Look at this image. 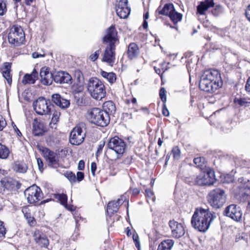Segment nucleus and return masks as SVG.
<instances>
[{
    "label": "nucleus",
    "instance_id": "1",
    "mask_svg": "<svg viewBox=\"0 0 250 250\" xmlns=\"http://www.w3.org/2000/svg\"><path fill=\"white\" fill-rule=\"evenodd\" d=\"M216 217L215 213L208 208L200 207L196 208L191 223L192 227L199 231L206 232Z\"/></svg>",
    "mask_w": 250,
    "mask_h": 250
},
{
    "label": "nucleus",
    "instance_id": "2",
    "mask_svg": "<svg viewBox=\"0 0 250 250\" xmlns=\"http://www.w3.org/2000/svg\"><path fill=\"white\" fill-rule=\"evenodd\" d=\"M223 82L219 72L209 69L204 72L200 78L199 86L201 90L213 93L221 87Z\"/></svg>",
    "mask_w": 250,
    "mask_h": 250
},
{
    "label": "nucleus",
    "instance_id": "3",
    "mask_svg": "<svg viewBox=\"0 0 250 250\" xmlns=\"http://www.w3.org/2000/svg\"><path fill=\"white\" fill-rule=\"evenodd\" d=\"M87 89L90 96L94 99L101 100L106 95L104 85L96 78H91L87 83Z\"/></svg>",
    "mask_w": 250,
    "mask_h": 250
},
{
    "label": "nucleus",
    "instance_id": "4",
    "mask_svg": "<svg viewBox=\"0 0 250 250\" xmlns=\"http://www.w3.org/2000/svg\"><path fill=\"white\" fill-rule=\"evenodd\" d=\"M88 118L91 123L100 126H106L110 122L109 115L98 108H94L88 112Z\"/></svg>",
    "mask_w": 250,
    "mask_h": 250
},
{
    "label": "nucleus",
    "instance_id": "5",
    "mask_svg": "<svg viewBox=\"0 0 250 250\" xmlns=\"http://www.w3.org/2000/svg\"><path fill=\"white\" fill-rule=\"evenodd\" d=\"M227 195L224 190L216 188L211 190L207 196L210 205L214 208H222L226 203Z\"/></svg>",
    "mask_w": 250,
    "mask_h": 250
},
{
    "label": "nucleus",
    "instance_id": "6",
    "mask_svg": "<svg viewBox=\"0 0 250 250\" xmlns=\"http://www.w3.org/2000/svg\"><path fill=\"white\" fill-rule=\"evenodd\" d=\"M8 42L14 46H19L25 41L24 33L21 26L14 25L10 29L8 36Z\"/></svg>",
    "mask_w": 250,
    "mask_h": 250
},
{
    "label": "nucleus",
    "instance_id": "7",
    "mask_svg": "<svg viewBox=\"0 0 250 250\" xmlns=\"http://www.w3.org/2000/svg\"><path fill=\"white\" fill-rule=\"evenodd\" d=\"M85 125L83 123L77 125L71 131L69 137L70 143L73 145H79L85 137Z\"/></svg>",
    "mask_w": 250,
    "mask_h": 250
},
{
    "label": "nucleus",
    "instance_id": "8",
    "mask_svg": "<svg viewBox=\"0 0 250 250\" xmlns=\"http://www.w3.org/2000/svg\"><path fill=\"white\" fill-rule=\"evenodd\" d=\"M53 106L50 100L43 97L39 98L33 103L34 109L39 115H48Z\"/></svg>",
    "mask_w": 250,
    "mask_h": 250
},
{
    "label": "nucleus",
    "instance_id": "9",
    "mask_svg": "<svg viewBox=\"0 0 250 250\" xmlns=\"http://www.w3.org/2000/svg\"><path fill=\"white\" fill-rule=\"evenodd\" d=\"M24 194L29 204L35 203L41 200L43 197L41 189L36 185H33L26 189Z\"/></svg>",
    "mask_w": 250,
    "mask_h": 250
},
{
    "label": "nucleus",
    "instance_id": "10",
    "mask_svg": "<svg viewBox=\"0 0 250 250\" xmlns=\"http://www.w3.org/2000/svg\"><path fill=\"white\" fill-rule=\"evenodd\" d=\"M42 154L49 166L56 167L59 165V154L47 147L40 148Z\"/></svg>",
    "mask_w": 250,
    "mask_h": 250
},
{
    "label": "nucleus",
    "instance_id": "11",
    "mask_svg": "<svg viewBox=\"0 0 250 250\" xmlns=\"http://www.w3.org/2000/svg\"><path fill=\"white\" fill-rule=\"evenodd\" d=\"M215 181L214 171L210 169H208L206 173H200L195 179L196 184L200 186L211 185Z\"/></svg>",
    "mask_w": 250,
    "mask_h": 250
},
{
    "label": "nucleus",
    "instance_id": "12",
    "mask_svg": "<svg viewBox=\"0 0 250 250\" xmlns=\"http://www.w3.org/2000/svg\"><path fill=\"white\" fill-rule=\"evenodd\" d=\"M224 214L236 222L242 220L243 212L241 208L236 205L231 204L228 206L224 210Z\"/></svg>",
    "mask_w": 250,
    "mask_h": 250
},
{
    "label": "nucleus",
    "instance_id": "13",
    "mask_svg": "<svg viewBox=\"0 0 250 250\" xmlns=\"http://www.w3.org/2000/svg\"><path fill=\"white\" fill-rule=\"evenodd\" d=\"M108 147L114 150L117 154L122 155L126 149L125 142L118 137H114L109 140L107 144Z\"/></svg>",
    "mask_w": 250,
    "mask_h": 250
},
{
    "label": "nucleus",
    "instance_id": "14",
    "mask_svg": "<svg viewBox=\"0 0 250 250\" xmlns=\"http://www.w3.org/2000/svg\"><path fill=\"white\" fill-rule=\"evenodd\" d=\"M116 45H107L103 53V62L113 65L115 60Z\"/></svg>",
    "mask_w": 250,
    "mask_h": 250
},
{
    "label": "nucleus",
    "instance_id": "15",
    "mask_svg": "<svg viewBox=\"0 0 250 250\" xmlns=\"http://www.w3.org/2000/svg\"><path fill=\"white\" fill-rule=\"evenodd\" d=\"M53 80L56 83L59 84H71L72 83V78L67 72L59 71L54 73Z\"/></svg>",
    "mask_w": 250,
    "mask_h": 250
},
{
    "label": "nucleus",
    "instance_id": "16",
    "mask_svg": "<svg viewBox=\"0 0 250 250\" xmlns=\"http://www.w3.org/2000/svg\"><path fill=\"white\" fill-rule=\"evenodd\" d=\"M118 42L117 32L115 27L112 25L107 29L106 34L103 38V42L107 45H115Z\"/></svg>",
    "mask_w": 250,
    "mask_h": 250
},
{
    "label": "nucleus",
    "instance_id": "17",
    "mask_svg": "<svg viewBox=\"0 0 250 250\" xmlns=\"http://www.w3.org/2000/svg\"><path fill=\"white\" fill-rule=\"evenodd\" d=\"M40 76L41 83L46 85H50L53 80L54 74L50 71V68L46 66L42 67L40 70Z\"/></svg>",
    "mask_w": 250,
    "mask_h": 250
},
{
    "label": "nucleus",
    "instance_id": "18",
    "mask_svg": "<svg viewBox=\"0 0 250 250\" xmlns=\"http://www.w3.org/2000/svg\"><path fill=\"white\" fill-rule=\"evenodd\" d=\"M33 237L36 243L40 247H47L49 241L46 236L39 230H36L33 233Z\"/></svg>",
    "mask_w": 250,
    "mask_h": 250
},
{
    "label": "nucleus",
    "instance_id": "19",
    "mask_svg": "<svg viewBox=\"0 0 250 250\" xmlns=\"http://www.w3.org/2000/svg\"><path fill=\"white\" fill-rule=\"evenodd\" d=\"M125 199V197L124 195H122L116 201L109 202L106 209L108 214L111 215L114 212H117L119 206L124 203Z\"/></svg>",
    "mask_w": 250,
    "mask_h": 250
},
{
    "label": "nucleus",
    "instance_id": "20",
    "mask_svg": "<svg viewBox=\"0 0 250 250\" xmlns=\"http://www.w3.org/2000/svg\"><path fill=\"white\" fill-rule=\"evenodd\" d=\"M214 5L213 0H205L200 2L197 7V13L200 15H205L206 12L210 8Z\"/></svg>",
    "mask_w": 250,
    "mask_h": 250
},
{
    "label": "nucleus",
    "instance_id": "21",
    "mask_svg": "<svg viewBox=\"0 0 250 250\" xmlns=\"http://www.w3.org/2000/svg\"><path fill=\"white\" fill-rule=\"evenodd\" d=\"M52 101L57 106L62 108H67L70 104L68 100L62 98L60 95L58 94H53L52 96Z\"/></svg>",
    "mask_w": 250,
    "mask_h": 250
},
{
    "label": "nucleus",
    "instance_id": "22",
    "mask_svg": "<svg viewBox=\"0 0 250 250\" xmlns=\"http://www.w3.org/2000/svg\"><path fill=\"white\" fill-rule=\"evenodd\" d=\"M38 79V73L34 69L31 74H26L22 80V83L24 84H34Z\"/></svg>",
    "mask_w": 250,
    "mask_h": 250
},
{
    "label": "nucleus",
    "instance_id": "23",
    "mask_svg": "<svg viewBox=\"0 0 250 250\" xmlns=\"http://www.w3.org/2000/svg\"><path fill=\"white\" fill-rule=\"evenodd\" d=\"M140 53L139 47L134 42L130 43L128 46L127 56L129 59L133 60L137 57Z\"/></svg>",
    "mask_w": 250,
    "mask_h": 250
},
{
    "label": "nucleus",
    "instance_id": "24",
    "mask_svg": "<svg viewBox=\"0 0 250 250\" xmlns=\"http://www.w3.org/2000/svg\"><path fill=\"white\" fill-rule=\"evenodd\" d=\"M185 234V230L182 224L177 222H173V237L176 238L182 237Z\"/></svg>",
    "mask_w": 250,
    "mask_h": 250
},
{
    "label": "nucleus",
    "instance_id": "25",
    "mask_svg": "<svg viewBox=\"0 0 250 250\" xmlns=\"http://www.w3.org/2000/svg\"><path fill=\"white\" fill-rule=\"evenodd\" d=\"M11 63L6 62L3 64L2 73L3 77L6 80L7 83L10 85L12 83V76L10 73Z\"/></svg>",
    "mask_w": 250,
    "mask_h": 250
},
{
    "label": "nucleus",
    "instance_id": "26",
    "mask_svg": "<svg viewBox=\"0 0 250 250\" xmlns=\"http://www.w3.org/2000/svg\"><path fill=\"white\" fill-rule=\"evenodd\" d=\"M13 169L17 172L25 173L27 171V166L23 162L17 161L14 162Z\"/></svg>",
    "mask_w": 250,
    "mask_h": 250
},
{
    "label": "nucleus",
    "instance_id": "27",
    "mask_svg": "<svg viewBox=\"0 0 250 250\" xmlns=\"http://www.w3.org/2000/svg\"><path fill=\"white\" fill-rule=\"evenodd\" d=\"M103 108L104 110H102L107 113L109 115V116L110 115L114 114L116 111L115 104L110 101L105 102L104 104Z\"/></svg>",
    "mask_w": 250,
    "mask_h": 250
},
{
    "label": "nucleus",
    "instance_id": "28",
    "mask_svg": "<svg viewBox=\"0 0 250 250\" xmlns=\"http://www.w3.org/2000/svg\"><path fill=\"white\" fill-rule=\"evenodd\" d=\"M116 13L119 17L122 19L128 17L130 13V8L128 7H116Z\"/></svg>",
    "mask_w": 250,
    "mask_h": 250
},
{
    "label": "nucleus",
    "instance_id": "29",
    "mask_svg": "<svg viewBox=\"0 0 250 250\" xmlns=\"http://www.w3.org/2000/svg\"><path fill=\"white\" fill-rule=\"evenodd\" d=\"M158 10L159 14L167 16L172 20V4H166L161 10L159 8Z\"/></svg>",
    "mask_w": 250,
    "mask_h": 250
},
{
    "label": "nucleus",
    "instance_id": "30",
    "mask_svg": "<svg viewBox=\"0 0 250 250\" xmlns=\"http://www.w3.org/2000/svg\"><path fill=\"white\" fill-rule=\"evenodd\" d=\"M33 132L35 136L42 135L43 132L42 124L35 121L33 125Z\"/></svg>",
    "mask_w": 250,
    "mask_h": 250
},
{
    "label": "nucleus",
    "instance_id": "31",
    "mask_svg": "<svg viewBox=\"0 0 250 250\" xmlns=\"http://www.w3.org/2000/svg\"><path fill=\"white\" fill-rule=\"evenodd\" d=\"M101 75L104 78L106 79L110 83H114L116 80V76L115 73L113 72H106L104 71H102Z\"/></svg>",
    "mask_w": 250,
    "mask_h": 250
},
{
    "label": "nucleus",
    "instance_id": "32",
    "mask_svg": "<svg viewBox=\"0 0 250 250\" xmlns=\"http://www.w3.org/2000/svg\"><path fill=\"white\" fill-rule=\"evenodd\" d=\"M182 17L183 15L176 12L173 6V24H174V26L173 25V28H175L176 30H178V27L176 24L178 22L181 21Z\"/></svg>",
    "mask_w": 250,
    "mask_h": 250
},
{
    "label": "nucleus",
    "instance_id": "33",
    "mask_svg": "<svg viewBox=\"0 0 250 250\" xmlns=\"http://www.w3.org/2000/svg\"><path fill=\"white\" fill-rule=\"evenodd\" d=\"M172 240H167L162 242L159 245L157 250H171Z\"/></svg>",
    "mask_w": 250,
    "mask_h": 250
},
{
    "label": "nucleus",
    "instance_id": "34",
    "mask_svg": "<svg viewBox=\"0 0 250 250\" xmlns=\"http://www.w3.org/2000/svg\"><path fill=\"white\" fill-rule=\"evenodd\" d=\"M24 214V217L26 218L28 224L31 226H33L36 224V220L32 216L30 213L28 212L27 208L23 209L22 210Z\"/></svg>",
    "mask_w": 250,
    "mask_h": 250
},
{
    "label": "nucleus",
    "instance_id": "35",
    "mask_svg": "<svg viewBox=\"0 0 250 250\" xmlns=\"http://www.w3.org/2000/svg\"><path fill=\"white\" fill-rule=\"evenodd\" d=\"M75 77L79 83L80 88H81L84 83V78L82 72L79 70L75 71Z\"/></svg>",
    "mask_w": 250,
    "mask_h": 250
},
{
    "label": "nucleus",
    "instance_id": "36",
    "mask_svg": "<svg viewBox=\"0 0 250 250\" xmlns=\"http://www.w3.org/2000/svg\"><path fill=\"white\" fill-rule=\"evenodd\" d=\"M234 103L241 106H247L250 104V102L245 98H237L234 99Z\"/></svg>",
    "mask_w": 250,
    "mask_h": 250
},
{
    "label": "nucleus",
    "instance_id": "37",
    "mask_svg": "<svg viewBox=\"0 0 250 250\" xmlns=\"http://www.w3.org/2000/svg\"><path fill=\"white\" fill-rule=\"evenodd\" d=\"M60 202L61 204L63 205L65 208H67V197L66 194H57L56 196Z\"/></svg>",
    "mask_w": 250,
    "mask_h": 250
},
{
    "label": "nucleus",
    "instance_id": "38",
    "mask_svg": "<svg viewBox=\"0 0 250 250\" xmlns=\"http://www.w3.org/2000/svg\"><path fill=\"white\" fill-rule=\"evenodd\" d=\"M193 162L197 167L202 168L205 165V159L203 157H197L194 159Z\"/></svg>",
    "mask_w": 250,
    "mask_h": 250
},
{
    "label": "nucleus",
    "instance_id": "39",
    "mask_svg": "<svg viewBox=\"0 0 250 250\" xmlns=\"http://www.w3.org/2000/svg\"><path fill=\"white\" fill-rule=\"evenodd\" d=\"M60 114V112L56 110L54 112L51 122L50 124V125H51L52 124L55 125L58 122Z\"/></svg>",
    "mask_w": 250,
    "mask_h": 250
},
{
    "label": "nucleus",
    "instance_id": "40",
    "mask_svg": "<svg viewBox=\"0 0 250 250\" xmlns=\"http://www.w3.org/2000/svg\"><path fill=\"white\" fill-rule=\"evenodd\" d=\"M7 11L5 3L3 0H0V15H3Z\"/></svg>",
    "mask_w": 250,
    "mask_h": 250
},
{
    "label": "nucleus",
    "instance_id": "41",
    "mask_svg": "<svg viewBox=\"0 0 250 250\" xmlns=\"http://www.w3.org/2000/svg\"><path fill=\"white\" fill-rule=\"evenodd\" d=\"M65 177L69 180V181L72 183L76 181V176L74 173L72 172H66L65 174Z\"/></svg>",
    "mask_w": 250,
    "mask_h": 250
},
{
    "label": "nucleus",
    "instance_id": "42",
    "mask_svg": "<svg viewBox=\"0 0 250 250\" xmlns=\"http://www.w3.org/2000/svg\"><path fill=\"white\" fill-rule=\"evenodd\" d=\"M166 90L164 87H162L160 89L159 92V96L164 103L166 102Z\"/></svg>",
    "mask_w": 250,
    "mask_h": 250
},
{
    "label": "nucleus",
    "instance_id": "43",
    "mask_svg": "<svg viewBox=\"0 0 250 250\" xmlns=\"http://www.w3.org/2000/svg\"><path fill=\"white\" fill-rule=\"evenodd\" d=\"M180 150L178 146L173 148V156L174 159L178 160L180 158Z\"/></svg>",
    "mask_w": 250,
    "mask_h": 250
},
{
    "label": "nucleus",
    "instance_id": "44",
    "mask_svg": "<svg viewBox=\"0 0 250 250\" xmlns=\"http://www.w3.org/2000/svg\"><path fill=\"white\" fill-rule=\"evenodd\" d=\"M222 12V8L220 5H216L215 8L212 10V13L214 16H218Z\"/></svg>",
    "mask_w": 250,
    "mask_h": 250
},
{
    "label": "nucleus",
    "instance_id": "45",
    "mask_svg": "<svg viewBox=\"0 0 250 250\" xmlns=\"http://www.w3.org/2000/svg\"><path fill=\"white\" fill-rule=\"evenodd\" d=\"M117 2L116 7H128L127 0H117Z\"/></svg>",
    "mask_w": 250,
    "mask_h": 250
},
{
    "label": "nucleus",
    "instance_id": "46",
    "mask_svg": "<svg viewBox=\"0 0 250 250\" xmlns=\"http://www.w3.org/2000/svg\"><path fill=\"white\" fill-rule=\"evenodd\" d=\"M146 197L149 199L150 200H152L153 202L155 201V197L154 196L153 192L151 191V190L149 189H146Z\"/></svg>",
    "mask_w": 250,
    "mask_h": 250
},
{
    "label": "nucleus",
    "instance_id": "47",
    "mask_svg": "<svg viewBox=\"0 0 250 250\" xmlns=\"http://www.w3.org/2000/svg\"><path fill=\"white\" fill-rule=\"evenodd\" d=\"M244 222L247 226H250V212L244 214Z\"/></svg>",
    "mask_w": 250,
    "mask_h": 250
},
{
    "label": "nucleus",
    "instance_id": "48",
    "mask_svg": "<svg viewBox=\"0 0 250 250\" xmlns=\"http://www.w3.org/2000/svg\"><path fill=\"white\" fill-rule=\"evenodd\" d=\"M6 233V229L3 226V223L0 221V237H4Z\"/></svg>",
    "mask_w": 250,
    "mask_h": 250
},
{
    "label": "nucleus",
    "instance_id": "49",
    "mask_svg": "<svg viewBox=\"0 0 250 250\" xmlns=\"http://www.w3.org/2000/svg\"><path fill=\"white\" fill-rule=\"evenodd\" d=\"M100 52H101V51L100 49L96 51L93 54H91L90 56V57H89L90 59L92 61H96L98 59Z\"/></svg>",
    "mask_w": 250,
    "mask_h": 250
},
{
    "label": "nucleus",
    "instance_id": "50",
    "mask_svg": "<svg viewBox=\"0 0 250 250\" xmlns=\"http://www.w3.org/2000/svg\"><path fill=\"white\" fill-rule=\"evenodd\" d=\"M6 122L2 116L0 115V131L2 130L6 126Z\"/></svg>",
    "mask_w": 250,
    "mask_h": 250
},
{
    "label": "nucleus",
    "instance_id": "51",
    "mask_svg": "<svg viewBox=\"0 0 250 250\" xmlns=\"http://www.w3.org/2000/svg\"><path fill=\"white\" fill-rule=\"evenodd\" d=\"M104 146V142L101 143L98 147V149L96 152V155L97 156H98L99 155H100L103 150V147Z\"/></svg>",
    "mask_w": 250,
    "mask_h": 250
},
{
    "label": "nucleus",
    "instance_id": "52",
    "mask_svg": "<svg viewBox=\"0 0 250 250\" xmlns=\"http://www.w3.org/2000/svg\"><path fill=\"white\" fill-rule=\"evenodd\" d=\"M37 162L39 170L42 172L43 170V163L42 159L39 158L37 159Z\"/></svg>",
    "mask_w": 250,
    "mask_h": 250
},
{
    "label": "nucleus",
    "instance_id": "53",
    "mask_svg": "<svg viewBox=\"0 0 250 250\" xmlns=\"http://www.w3.org/2000/svg\"><path fill=\"white\" fill-rule=\"evenodd\" d=\"M85 163L83 160H80L79 162L78 166V169L80 170H82L84 168Z\"/></svg>",
    "mask_w": 250,
    "mask_h": 250
},
{
    "label": "nucleus",
    "instance_id": "54",
    "mask_svg": "<svg viewBox=\"0 0 250 250\" xmlns=\"http://www.w3.org/2000/svg\"><path fill=\"white\" fill-rule=\"evenodd\" d=\"M76 177L78 181H81L84 178V174L82 172H78Z\"/></svg>",
    "mask_w": 250,
    "mask_h": 250
},
{
    "label": "nucleus",
    "instance_id": "55",
    "mask_svg": "<svg viewBox=\"0 0 250 250\" xmlns=\"http://www.w3.org/2000/svg\"><path fill=\"white\" fill-rule=\"evenodd\" d=\"M96 164L94 162H92L91 164V171L93 175H95V172L96 170Z\"/></svg>",
    "mask_w": 250,
    "mask_h": 250
},
{
    "label": "nucleus",
    "instance_id": "56",
    "mask_svg": "<svg viewBox=\"0 0 250 250\" xmlns=\"http://www.w3.org/2000/svg\"><path fill=\"white\" fill-rule=\"evenodd\" d=\"M245 15L247 19L250 22V4L248 6L246 10Z\"/></svg>",
    "mask_w": 250,
    "mask_h": 250
},
{
    "label": "nucleus",
    "instance_id": "57",
    "mask_svg": "<svg viewBox=\"0 0 250 250\" xmlns=\"http://www.w3.org/2000/svg\"><path fill=\"white\" fill-rule=\"evenodd\" d=\"M163 114L165 116H168L169 114L168 110L166 107L165 104H164L163 105Z\"/></svg>",
    "mask_w": 250,
    "mask_h": 250
},
{
    "label": "nucleus",
    "instance_id": "58",
    "mask_svg": "<svg viewBox=\"0 0 250 250\" xmlns=\"http://www.w3.org/2000/svg\"><path fill=\"white\" fill-rule=\"evenodd\" d=\"M32 56L33 58H38L39 57H44L45 56V54H39L38 52H34L32 54Z\"/></svg>",
    "mask_w": 250,
    "mask_h": 250
},
{
    "label": "nucleus",
    "instance_id": "59",
    "mask_svg": "<svg viewBox=\"0 0 250 250\" xmlns=\"http://www.w3.org/2000/svg\"><path fill=\"white\" fill-rule=\"evenodd\" d=\"M245 89L247 92H250V77L247 80L245 85Z\"/></svg>",
    "mask_w": 250,
    "mask_h": 250
},
{
    "label": "nucleus",
    "instance_id": "60",
    "mask_svg": "<svg viewBox=\"0 0 250 250\" xmlns=\"http://www.w3.org/2000/svg\"><path fill=\"white\" fill-rule=\"evenodd\" d=\"M35 0H24L25 3L27 5H30Z\"/></svg>",
    "mask_w": 250,
    "mask_h": 250
},
{
    "label": "nucleus",
    "instance_id": "61",
    "mask_svg": "<svg viewBox=\"0 0 250 250\" xmlns=\"http://www.w3.org/2000/svg\"><path fill=\"white\" fill-rule=\"evenodd\" d=\"M154 69L155 70V71L156 73L158 74H160L161 72V70L160 68H157V67L156 66H154Z\"/></svg>",
    "mask_w": 250,
    "mask_h": 250
},
{
    "label": "nucleus",
    "instance_id": "62",
    "mask_svg": "<svg viewBox=\"0 0 250 250\" xmlns=\"http://www.w3.org/2000/svg\"><path fill=\"white\" fill-rule=\"evenodd\" d=\"M143 26L145 29L147 28V27H148V23H147L146 20H144V22L143 24Z\"/></svg>",
    "mask_w": 250,
    "mask_h": 250
},
{
    "label": "nucleus",
    "instance_id": "63",
    "mask_svg": "<svg viewBox=\"0 0 250 250\" xmlns=\"http://www.w3.org/2000/svg\"><path fill=\"white\" fill-rule=\"evenodd\" d=\"M149 18V13L148 12H146V13L144 14V20H146L147 19H148Z\"/></svg>",
    "mask_w": 250,
    "mask_h": 250
},
{
    "label": "nucleus",
    "instance_id": "64",
    "mask_svg": "<svg viewBox=\"0 0 250 250\" xmlns=\"http://www.w3.org/2000/svg\"><path fill=\"white\" fill-rule=\"evenodd\" d=\"M166 65H167V64L165 62H164L162 64V70H163V72H164L165 70H166L167 69Z\"/></svg>",
    "mask_w": 250,
    "mask_h": 250
}]
</instances>
